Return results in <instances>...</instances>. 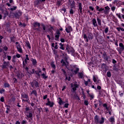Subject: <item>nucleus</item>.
<instances>
[{"label": "nucleus", "mask_w": 124, "mask_h": 124, "mask_svg": "<svg viewBox=\"0 0 124 124\" xmlns=\"http://www.w3.org/2000/svg\"><path fill=\"white\" fill-rule=\"evenodd\" d=\"M78 75V77H79V78H83V73H79Z\"/></svg>", "instance_id": "c85d7f7f"}, {"label": "nucleus", "mask_w": 124, "mask_h": 124, "mask_svg": "<svg viewBox=\"0 0 124 124\" xmlns=\"http://www.w3.org/2000/svg\"><path fill=\"white\" fill-rule=\"evenodd\" d=\"M93 80L94 83H95V84L98 86H99V85L101 84V82L100 81V80H97V79H96V78L94 76H93Z\"/></svg>", "instance_id": "6e6552de"}, {"label": "nucleus", "mask_w": 124, "mask_h": 124, "mask_svg": "<svg viewBox=\"0 0 124 124\" xmlns=\"http://www.w3.org/2000/svg\"><path fill=\"white\" fill-rule=\"evenodd\" d=\"M51 67H53V68H56V65H55L54 62L51 63Z\"/></svg>", "instance_id": "bb28decb"}, {"label": "nucleus", "mask_w": 124, "mask_h": 124, "mask_svg": "<svg viewBox=\"0 0 124 124\" xmlns=\"http://www.w3.org/2000/svg\"><path fill=\"white\" fill-rule=\"evenodd\" d=\"M16 55H14V56H13V59L14 60H15L16 59Z\"/></svg>", "instance_id": "680f3d73"}, {"label": "nucleus", "mask_w": 124, "mask_h": 124, "mask_svg": "<svg viewBox=\"0 0 124 124\" xmlns=\"http://www.w3.org/2000/svg\"><path fill=\"white\" fill-rule=\"evenodd\" d=\"M16 58H21V55H20L19 54L17 53V54L16 55Z\"/></svg>", "instance_id": "4c0bfd02"}, {"label": "nucleus", "mask_w": 124, "mask_h": 124, "mask_svg": "<svg viewBox=\"0 0 124 124\" xmlns=\"http://www.w3.org/2000/svg\"><path fill=\"white\" fill-rule=\"evenodd\" d=\"M119 46L121 47V49L122 51H124V44H123V43H120L119 44Z\"/></svg>", "instance_id": "f3484780"}, {"label": "nucleus", "mask_w": 124, "mask_h": 124, "mask_svg": "<svg viewBox=\"0 0 124 124\" xmlns=\"http://www.w3.org/2000/svg\"><path fill=\"white\" fill-rule=\"evenodd\" d=\"M82 3L79 2L78 3V11L80 13H82Z\"/></svg>", "instance_id": "9b49d317"}, {"label": "nucleus", "mask_w": 124, "mask_h": 124, "mask_svg": "<svg viewBox=\"0 0 124 124\" xmlns=\"http://www.w3.org/2000/svg\"><path fill=\"white\" fill-rule=\"evenodd\" d=\"M71 87L72 88L73 91L74 92L77 90L78 84H77V83H72L71 84Z\"/></svg>", "instance_id": "423d86ee"}, {"label": "nucleus", "mask_w": 124, "mask_h": 124, "mask_svg": "<svg viewBox=\"0 0 124 124\" xmlns=\"http://www.w3.org/2000/svg\"><path fill=\"white\" fill-rule=\"evenodd\" d=\"M34 26L36 28V27H40V24L38 22H35L34 24Z\"/></svg>", "instance_id": "b1692460"}, {"label": "nucleus", "mask_w": 124, "mask_h": 124, "mask_svg": "<svg viewBox=\"0 0 124 124\" xmlns=\"http://www.w3.org/2000/svg\"><path fill=\"white\" fill-rule=\"evenodd\" d=\"M111 9L112 11H113V12H114L115 11V10H116V7H115V6L111 7Z\"/></svg>", "instance_id": "473e14b6"}, {"label": "nucleus", "mask_w": 124, "mask_h": 124, "mask_svg": "<svg viewBox=\"0 0 124 124\" xmlns=\"http://www.w3.org/2000/svg\"><path fill=\"white\" fill-rule=\"evenodd\" d=\"M66 50L68 52V53H74V49L72 47L69 46H67L66 47Z\"/></svg>", "instance_id": "39448f33"}, {"label": "nucleus", "mask_w": 124, "mask_h": 124, "mask_svg": "<svg viewBox=\"0 0 124 124\" xmlns=\"http://www.w3.org/2000/svg\"><path fill=\"white\" fill-rule=\"evenodd\" d=\"M46 105H48L49 107H53L54 106V102H51L50 101L47 102Z\"/></svg>", "instance_id": "ddd939ff"}, {"label": "nucleus", "mask_w": 124, "mask_h": 124, "mask_svg": "<svg viewBox=\"0 0 124 124\" xmlns=\"http://www.w3.org/2000/svg\"><path fill=\"white\" fill-rule=\"evenodd\" d=\"M7 49H8V48H7V47L5 46L4 47V50H5V51H7Z\"/></svg>", "instance_id": "6e6d98bb"}, {"label": "nucleus", "mask_w": 124, "mask_h": 124, "mask_svg": "<svg viewBox=\"0 0 124 124\" xmlns=\"http://www.w3.org/2000/svg\"><path fill=\"white\" fill-rule=\"evenodd\" d=\"M46 98H47V95H45V96H43L44 99H46Z\"/></svg>", "instance_id": "603ef678"}, {"label": "nucleus", "mask_w": 124, "mask_h": 124, "mask_svg": "<svg viewBox=\"0 0 124 124\" xmlns=\"http://www.w3.org/2000/svg\"><path fill=\"white\" fill-rule=\"evenodd\" d=\"M51 46H52V47H55V44H54V43H52V44H51Z\"/></svg>", "instance_id": "e2e57ef3"}, {"label": "nucleus", "mask_w": 124, "mask_h": 124, "mask_svg": "<svg viewBox=\"0 0 124 124\" xmlns=\"http://www.w3.org/2000/svg\"><path fill=\"white\" fill-rule=\"evenodd\" d=\"M16 124H20V123L19 121H16Z\"/></svg>", "instance_id": "774afa93"}, {"label": "nucleus", "mask_w": 124, "mask_h": 124, "mask_svg": "<svg viewBox=\"0 0 124 124\" xmlns=\"http://www.w3.org/2000/svg\"><path fill=\"white\" fill-rule=\"evenodd\" d=\"M92 22L94 27H97V23L96 22V19H95V18H93Z\"/></svg>", "instance_id": "4468645a"}, {"label": "nucleus", "mask_w": 124, "mask_h": 124, "mask_svg": "<svg viewBox=\"0 0 124 124\" xmlns=\"http://www.w3.org/2000/svg\"><path fill=\"white\" fill-rule=\"evenodd\" d=\"M96 10H97V11H98V10H99V7L98 6H96Z\"/></svg>", "instance_id": "864d4df0"}, {"label": "nucleus", "mask_w": 124, "mask_h": 124, "mask_svg": "<svg viewBox=\"0 0 124 124\" xmlns=\"http://www.w3.org/2000/svg\"><path fill=\"white\" fill-rule=\"evenodd\" d=\"M31 94H35V95H36L37 93H36V91L33 90V91H32Z\"/></svg>", "instance_id": "58836bf2"}, {"label": "nucleus", "mask_w": 124, "mask_h": 124, "mask_svg": "<svg viewBox=\"0 0 124 124\" xmlns=\"http://www.w3.org/2000/svg\"><path fill=\"white\" fill-rule=\"evenodd\" d=\"M89 95L90 97H91V98H93V97H94V96L93 95V93H92V94L89 93Z\"/></svg>", "instance_id": "2f4dec72"}, {"label": "nucleus", "mask_w": 124, "mask_h": 124, "mask_svg": "<svg viewBox=\"0 0 124 124\" xmlns=\"http://www.w3.org/2000/svg\"><path fill=\"white\" fill-rule=\"evenodd\" d=\"M42 27L44 31H46V27H45V25H44V24H42Z\"/></svg>", "instance_id": "72a5a7b5"}, {"label": "nucleus", "mask_w": 124, "mask_h": 124, "mask_svg": "<svg viewBox=\"0 0 124 124\" xmlns=\"http://www.w3.org/2000/svg\"><path fill=\"white\" fill-rule=\"evenodd\" d=\"M57 4H58V5H61V2L60 1H58L57 2Z\"/></svg>", "instance_id": "69168bd1"}, {"label": "nucleus", "mask_w": 124, "mask_h": 124, "mask_svg": "<svg viewBox=\"0 0 124 124\" xmlns=\"http://www.w3.org/2000/svg\"><path fill=\"white\" fill-rule=\"evenodd\" d=\"M95 122L98 124H103L104 123V117H101V118H98V116L96 115L94 117Z\"/></svg>", "instance_id": "f03ea898"}, {"label": "nucleus", "mask_w": 124, "mask_h": 124, "mask_svg": "<svg viewBox=\"0 0 124 124\" xmlns=\"http://www.w3.org/2000/svg\"><path fill=\"white\" fill-rule=\"evenodd\" d=\"M0 101H1V102H4V98L3 97H1L0 98Z\"/></svg>", "instance_id": "a19ab883"}, {"label": "nucleus", "mask_w": 124, "mask_h": 124, "mask_svg": "<svg viewBox=\"0 0 124 124\" xmlns=\"http://www.w3.org/2000/svg\"><path fill=\"white\" fill-rule=\"evenodd\" d=\"M61 62L62 63V65H65L69 70L72 71L73 74H77V73H78V71H79V68H76V65H70L69 67H68V62L64 61L63 60H62L61 61Z\"/></svg>", "instance_id": "f257e3e1"}, {"label": "nucleus", "mask_w": 124, "mask_h": 124, "mask_svg": "<svg viewBox=\"0 0 124 124\" xmlns=\"http://www.w3.org/2000/svg\"><path fill=\"white\" fill-rule=\"evenodd\" d=\"M55 49H58V45H56V46H54Z\"/></svg>", "instance_id": "052dcab7"}, {"label": "nucleus", "mask_w": 124, "mask_h": 124, "mask_svg": "<svg viewBox=\"0 0 124 124\" xmlns=\"http://www.w3.org/2000/svg\"><path fill=\"white\" fill-rule=\"evenodd\" d=\"M103 107L106 108V109L107 110V112H106V114H108V113L109 114V115H111V108H108V107H107V105L106 104H103Z\"/></svg>", "instance_id": "0eeeda50"}, {"label": "nucleus", "mask_w": 124, "mask_h": 124, "mask_svg": "<svg viewBox=\"0 0 124 124\" xmlns=\"http://www.w3.org/2000/svg\"><path fill=\"white\" fill-rule=\"evenodd\" d=\"M107 76L108 77H111V72L110 71H108L107 73Z\"/></svg>", "instance_id": "c756f323"}, {"label": "nucleus", "mask_w": 124, "mask_h": 124, "mask_svg": "<svg viewBox=\"0 0 124 124\" xmlns=\"http://www.w3.org/2000/svg\"><path fill=\"white\" fill-rule=\"evenodd\" d=\"M116 16L119 18V19H122V16H121V13L116 14Z\"/></svg>", "instance_id": "7c9ffc66"}, {"label": "nucleus", "mask_w": 124, "mask_h": 124, "mask_svg": "<svg viewBox=\"0 0 124 124\" xmlns=\"http://www.w3.org/2000/svg\"><path fill=\"white\" fill-rule=\"evenodd\" d=\"M59 45L60 46V49H62V50H63L64 49V47H63V44H62V43H60Z\"/></svg>", "instance_id": "393cba45"}, {"label": "nucleus", "mask_w": 124, "mask_h": 124, "mask_svg": "<svg viewBox=\"0 0 124 124\" xmlns=\"http://www.w3.org/2000/svg\"><path fill=\"white\" fill-rule=\"evenodd\" d=\"M25 69H26L28 71V70H29V68H28V67H25Z\"/></svg>", "instance_id": "338daca9"}, {"label": "nucleus", "mask_w": 124, "mask_h": 124, "mask_svg": "<svg viewBox=\"0 0 124 124\" xmlns=\"http://www.w3.org/2000/svg\"><path fill=\"white\" fill-rule=\"evenodd\" d=\"M58 100L59 101L58 103L60 105H62V104H64V102L62 100L61 98H58Z\"/></svg>", "instance_id": "2eb2a0df"}, {"label": "nucleus", "mask_w": 124, "mask_h": 124, "mask_svg": "<svg viewBox=\"0 0 124 124\" xmlns=\"http://www.w3.org/2000/svg\"><path fill=\"white\" fill-rule=\"evenodd\" d=\"M22 97H23V98H26L27 99H28V98H29V96H28V94H22Z\"/></svg>", "instance_id": "aec40b11"}, {"label": "nucleus", "mask_w": 124, "mask_h": 124, "mask_svg": "<svg viewBox=\"0 0 124 124\" xmlns=\"http://www.w3.org/2000/svg\"><path fill=\"white\" fill-rule=\"evenodd\" d=\"M21 15H22V13L19 12L18 14H16L15 15V16L17 18H19V17H20Z\"/></svg>", "instance_id": "5701e85b"}, {"label": "nucleus", "mask_w": 124, "mask_h": 124, "mask_svg": "<svg viewBox=\"0 0 124 124\" xmlns=\"http://www.w3.org/2000/svg\"><path fill=\"white\" fill-rule=\"evenodd\" d=\"M84 104L85 105H88V104H89V102L88 101H84Z\"/></svg>", "instance_id": "79ce46f5"}, {"label": "nucleus", "mask_w": 124, "mask_h": 124, "mask_svg": "<svg viewBox=\"0 0 124 124\" xmlns=\"http://www.w3.org/2000/svg\"><path fill=\"white\" fill-rule=\"evenodd\" d=\"M84 84L86 85V86H88V84H89V81H85Z\"/></svg>", "instance_id": "49530a36"}, {"label": "nucleus", "mask_w": 124, "mask_h": 124, "mask_svg": "<svg viewBox=\"0 0 124 124\" xmlns=\"http://www.w3.org/2000/svg\"><path fill=\"white\" fill-rule=\"evenodd\" d=\"M4 87L5 88H8L9 87V85L8 83H4Z\"/></svg>", "instance_id": "c9c22d12"}, {"label": "nucleus", "mask_w": 124, "mask_h": 124, "mask_svg": "<svg viewBox=\"0 0 124 124\" xmlns=\"http://www.w3.org/2000/svg\"><path fill=\"white\" fill-rule=\"evenodd\" d=\"M26 58L24 60V61H23V65L24 67H25V63L26 64L28 63V62H29V61H30V59H29V55H26Z\"/></svg>", "instance_id": "1a4fd4ad"}, {"label": "nucleus", "mask_w": 124, "mask_h": 124, "mask_svg": "<svg viewBox=\"0 0 124 124\" xmlns=\"http://www.w3.org/2000/svg\"><path fill=\"white\" fill-rule=\"evenodd\" d=\"M97 21L98 22V24L99 26H101V20L99 19V18L97 17Z\"/></svg>", "instance_id": "412c9836"}, {"label": "nucleus", "mask_w": 124, "mask_h": 124, "mask_svg": "<svg viewBox=\"0 0 124 124\" xmlns=\"http://www.w3.org/2000/svg\"><path fill=\"white\" fill-rule=\"evenodd\" d=\"M89 8L92 11H93L94 8L93 7V6H89Z\"/></svg>", "instance_id": "09e8293b"}, {"label": "nucleus", "mask_w": 124, "mask_h": 124, "mask_svg": "<svg viewBox=\"0 0 124 124\" xmlns=\"http://www.w3.org/2000/svg\"><path fill=\"white\" fill-rule=\"evenodd\" d=\"M70 14H73V10H72V9H71L70 11Z\"/></svg>", "instance_id": "8fccbe9b"}, {"label": "nucleus", "mask_w": 124, "mask_h": 124, "mask_svg": "<svg viewBox=\"0 0 124 124\" xmlns=\"http://www.w3.org/2000/svg\"><path fill=\"white\" fill-rule=\"evenodd\" d=\"M46 74L47 73H46V72H45V73L42 74V76L44 79H47V78H48V77L46 76Z\"/></svg>", "instance_id": "dca6fc26"}, {"label": "nucleus", "mask_w": 124, "mask_h": 124, "mask_svg": "<svg viewBox=\"0 0 124 124\" xmlns=\"http://www.w3.org/2000/svg\"><path fill=\"white\" fill-rule=\"evenodd\" d=\"M121 28H117L116 30H117V31H121Z\"/></svg>", "instance_id": "13d9d810"}, {"label": "nucleus", "mask_w": 124, "mask_h": 124, "mask_svg": "<svg viewBox=\"0 0 124 124\" xmlns=\"http://www.w3.org/2000/svg\"><path fill=\"white\" fill-rule=\"evenodd\" d=\"M60 41H61V42L63 43V42H64V39L61 38Z\"/></svg>", "instance_id": "3c124183"}, {"label": "nucleus", "mask_w": 124, "mask_h": 124, "mask_svg": "<svg viewBox=\"0 0 124 124\" xmlns=\"http://www.w3.org/2000/svg\"><path fill=\"white\" fill-rule=\"evenodd\" d=\"M16 47L18 52L22 54V53H23V49H22V47L21 46V45H20V44H19L18 42H16Z\"/></svg>", "instance_id": "7ed1b4c3"}, {"label": "nucleus", "mask_w": 124, "mask_h": 124, "mask_svg": "<svg viewBox=\"0 0 124 124\" xmlns=\"http://www.w3.org/2000/svg\"><path fill=\"white\" fill-rule=\"evenodd\" d=\"M65 88H66V87L65 86H64L62 89V91H64V90H65Z\"/></svg>", "instance_id": "4d7b16f0"}, {"label": "nucleus", "mask_w": 124, "mask_h": 124, "mask_svg": "<svg viewBox=\"0 0 124 124\" xmlns=\"http://www.w3.org/2000/svg\"><path fill=\"white\" fill-rule=\"evenodd\" d=\"M4 92V89H2V90H0V93H3Z\"/></svg>", "instance_id": "a18cd8bd"}, {"label": "nucleus", "mask_w": 124, "mask_h": 124, "mask_svg": "<svg viewBox=\"0 0 124 124\" xmlns=\"http://www.w3.org/2000/svg\"><path fill=\"white\" fill-rule=\"evenodd\" d=\"M31 61H32V62L33 65H35V64H36V60L32 59Z\"/></svg>", "instance_id": "a878e982"}, {"label": "nucleus", "mask_w": 124, "mask_h": 124, "mask_svg": "<svg viewBox=\"0 0 124 124\" xmlns=\"http://www.w3.org/2000/svg\"><path fill=\"white\" fill-rule=\"evenodd\" d=\"M28 118H31L32 117V114L30 113L28 115H27Z\"/></svg>", "instance_id": "f704fd0d"}, {"label": "nucleus", "mask_w": 124, "mask_h": 124, "mask_svg": "<svg viewBox=\"0 0 124 124\" xmlns=\"http://www.w3.org/2000/svg\"><path fill=\"white\" fill-rule=\"evenodd\" d=\"M109 122H110V123H111L112 124L114 123L115 122V118H114V117H111L109 120Z\"/></svg>", "instance_id": "6ab92c4d"}, {"label": "nucleus", "mask_w": 124, "mask_h": 124, "mask_svg": "<svg viewBox=\"0 0 124 124\" xmlns=\"http://www.w3.org/2000/svg\"><path fill=\"white\" fill-rule=\"evenodd\" d=\"M65 31L66 32L69 33V32L72 31V28H71V26H68L67 28L65 29Z\"/></svg>", "instance_id": "9d476101"}, {"label": "nucleus", "mask_w": 124, "mask_h": 124, "mask_svg": "<svg viewBox=\"0 0 124 124\" xmlns=\"http://www.w3.org/2000/svg\"><path fill=\"white\" fill-rule=\"evenodd\" d=\"M7 59H8V61H10V60H11V56L8 55Z\"/></svg>", "instance_id": "c03bdc74"}, {"label": "nucleus", "mask_w": 124, "mask_h": 124, "mask_svg": "<svg viewBox=\"0 0 124 124\" xmlns=\"http://www.w3.org/2000/svg\"><path fill=\"white\" fill-rule=\"evenodd\" d=\"M68 105H69L68 103H66L64 104V107H65V108H68Z\"/></svg>", "instance_id": "ea45409f"}, {"label": "nucleus", "mask_w": 124, "mask_h": 124, "mask_svg": "<svg viewBox=\"0 0 124 124\" xmlns=\"http://www.w3.org/2000/svg\"><path fill=\"white\" fill-rule=\"evenodd\" d=\"M97 89L98 90H101V87H100V86H98L97 87Z\"/></svg>", "instance_id": "5fc2aeb1"}, {"label": "nucleus", "mask_w": 124, "mask_h": 124, "mask_svg": "<svg viewBox=\"0 0 124 124\" xmlns=\"http://www.w3.org/2000/svg\"><path fill=\"white\" fill-rule=\"evenodd\" d=\"M14 80L15 83H16V82H17V79H16L15 78H14Z\"/></svg>", "instance_id": "bf43d9fd"}, {"label": "nucleus", "mask_w": 124, "mask_h": 124, "mask_svg": "<svg viewBox=\"0 0 124 124\" xmlns=\"http://www.w3.org/2000/svg\"><path fill=\"white\" fill-rule=\"evenodd\" d=\"M108 31H109V29H108V27H107L105 30V32L106 33H107V32H108Z\"/></svg>", "instance_id": "e433bc0d"}, {"label": "nucleus", "mask_w": 124, "mask_h": 124, "mask_svg": "<svg viewBox=\"0 0 124 124\" xmlns=\"http://www.w3.org/2000/svg\"><path fill=\"white\" fill-rule=\"evenodd\" d=\"M105 9L107 10V12H108L109 10H110V7H109L108 6L105 7Z\"/></svg>", "instance_id": "cd10ccee"}, {"label": "nucleus", "mask_w": 124, "mask_h": 124, "mask_svg": "<svg viewBox=\"0 0 124 124\" xmlns=\"http://www.w3.org/2000/svg\"><path fill=\"white\" fill-rule=\"evenodd\" d=\"M21 15H22V13L19 12L18 14H16L15 15V16L17 18H19V17H20Z\"/></svg>", "instance_id": "4be33fe9"}, {"label": "nucleus", "mask_w": 124, "mask_h": 124, "mask_svg": "<svg viewBox=\"0 0 124 124\" xmlns=\"http://www.w3.org/2000/svg\"><path fill=\"white\" fill-rule=\"evenodd\" d=\"M26 122L25 121H23L22 122V124H26Z\"/></svg>", "instance_id": "0e129e2a"}, {"label": "nucleus", "mask_w": 124, "mask_h": 124, "mask_svg": "<svg viewBox=\"0 0 124 124\" xmlns=\"http://www.w3.org/2000/svg\"><path fill=\"white\" fill-rule=\"evenodd\" d=\"M70 77H69L68 78H67V77H66V80H68V81H70Z\"/></svg>", "instance_id": "de8ad7c7"}, {"label": "nucleus", "mask_w": 124, "mask_h": 124, "mask_svg": "<svg viewBox=\"0 0 124 124\" xmlns=\"http://www.w3.org/2000/svg\"><path fill=\"white\" fill-rule=\"evenodd\" d=\"M103 10H104V9L101 8L99 9L98 11L99 12H101V11H103Z\"/></svg>", "instance_id": "37998d69"}, {"label": "nucleus", "mask_w": 124, "mask_h": 124, "mask_svg": "<svg viewBox=\"0 0 124 124\" xmlns=\"http://www.w3.org/2000/svg\"><path fill=\"white\" fill-rule=\"evenodd\" d=\"M60 38V31H57L55 34V40H58V39Z\"/></svg>", "instance_id": "f8f14e48"}, {"label": "nucleus", "mask_w": 124, "mask_h": 124, "mask_svg": "<svg viewBox=\"0 0 124 124\" xmlns=\"http://www.w3.org/2000/svg\"><path fill=\"white\" fill-rule=\"evenodd\" d=\"M83 38H84L85 41H86V42H89V39H93V37L92 36V35H90L88 37V36H87V35H86V34H84Z\"/></svg>", "instance_id": "20e7f679"}, {"label": "nucleus", "mask_w": 124, "mask_h": 124, "mask_svg": "<svg viewBox=\"0 0 124 124\" xmlns=\"http://www.w3.org/2000/svg\"><path fill=\"white\" fill-rule=\"evenodd\" d=\"M41 73V71H39V73H37L36 71H34V69H32V72L31 73V74H32L33 73H36V74H37L38 76H40L39 73Z\"/></svg>", "instance_id": "a211bd4d"}]
</instances>
